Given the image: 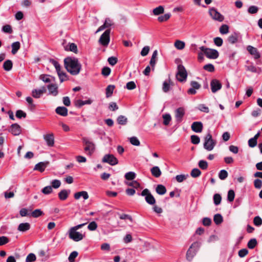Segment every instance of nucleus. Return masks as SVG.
I'll return each mask as SVG.
<instances>
[{
	"label": "nucleus",
	"instance_id": "obj_22",
	"mask_svg": "<svg viewBox=\"0 0 262 262\" xmlns=\"http://www.w3.org/2000/svg\"><path fill=\"white\" fill-rule=\"evenodd\" d=\"M30 229V224L29 223H20L17 228V230L20 232H26Z\"/></svg>",
	"mask_w": 262,
	"mask_h": 262
},
{
	"label": "nucleus",
	"instance_id": "obj_32",
	"mask_svg": "<svg viewBox=\"0 0 262 262\" xmlns=\"http://www.w3.org/2000/svg\"><path fill=\"white\" fill-rule=\"evenodd\" d=\"M156 192L160 195H163L165 194L166 192V188L164 186L162 185H157L156 189Z\"/></svg>",
	"mask_w": 262,
	"mask_h": 262
},
{
	"label": "nucleus",
	"instance_id": "obj_30",
	"mask_svg": "<svg viewBox=\"0 0 262 262\" xmlns=\"http://www.w3.org/2000/svg\"><path fill=\"white\" fill-rule=\"evenodd\" d=\"M64 49L67 51L69 50L75 53L77 52V47L74 43H70L68 46L65 47Z\"/></svg>",
	"mask_w": 262,
	"mask_h": 262
},
{
	"label": "nucleus",
	"instance_id": "obj_51",
	"mask_svg": "<svg viewBox=\"0 0 262 262\" xmlns=\"http://www.w3.org/2000/svg\"><path fill=\"white\" fill-rule=\"evenodd\" d=\"M36 256L33 253H30L26 258V262H33L36 260Z\"/></svg>",
	"mask_w": 262,
	"mask_h": 262
},
{
	"label": "nucleus",
	"instance_id": "obj_57",
	"mask_svg": "<svg viewBox=\"0 0 262 262\" xmlns=\"http://www.w3.org/2000/svg\"><path fill=\"white\" fill-rule=\"evenodd\" d=\"M126 88L129 90H132L136 88V85L134 81H129L126 83Z\"/></svg>",
	"mask_w": 262,
	"mask_h": 262
},
{
	"label": "nucleus",
	"instance_id": "obj_62",
	"mask_svg": "<svg viewBox=\"0 0 262 262\" xmlns=\"http://www.w3.org/2000/svg\"><path fill=\"white\" fill-rule=\"evenodd\" d=\"M2 30L5 33H11L12 32V28L9 25H6L3 26Z\"/></svg>",
	"mask_w": 262,
	"mask_h": 262
},
{
	"label": "nucleus",
	"instance_id": "obj_53",
	"mask_svg": "<svg viewBox=\"0 0 262 262\" xmlns=\"http://www.w3.org/2000/svg\"><path fill=\"white\" fill-rule=\"evenodd\" d=\"M219 177L221 180H225L228 177V172L225 170L220 171Z\"/></svg>",
	"mask_w": 262,
	"mask_h": 262
},
{
	"label": "nucleus",
	"instance_id": "obj_61",
	"mask_svg": "<svg viewBox=\"0 0 262 262\" xmlns=\"http://www.w3.org/2000/svg\"><path fill=\"white\" fill-rule=\"evenodd\" d=\"M191 141L194 144H198L200 142V138L196 135H192L191 136Z\"/></svg>",
	"mask_w": 262,
	"mask_h": 262
},
{
	"label": "nucleus",
	"instance_id": "obj_26",
	"mask_svg": "<svg viewBox=\"0 0 262 262\" xmlns=\"http://www.w3.org/2000/svg\"><path fill=\"white\" fill-rule=\"evenodd\" d=\"M82 197L84 200H86L89 198V194L85 191H82L76 192L74 194V198L75 199L78 200L80 197Z\"/></svg>",
	"mask_w": 262,
	"mask_h": 262
},
{
	"label": "nucleus",
	"instance_id": "obj_8",
	"mask_svg": "<svg viewBox=\"0 0 262 262\" xmlns=\"http://www.w3.org/2000/svg\"><path fill=\"white\" fill-rule=\"evenodd\" d=\"M209 13L212 18L215 20L219 22H222L224 19V17L217 10L214 8H211L209 9Z\"/></svg>",
	"mask_w": 262,
	"mask_h": 262
},
{
	"label": "nucleus",
	"instance_id": "obj_41",
	"mask_svg": "<svg viewBox=\"0 0 262 262\" xmlns=\"http://www.w3.org/2000/svg\"><path fill=\"white\" fill-rule=\"evenodd\" d=\"M220 32L222 34H226L229 32V27L227 25H223L220 28Z\"/></svg>",
	"mask_w": 262,
	"mask_h": 262
},
{
	"label": "nucleus",
	"instance_id": "obj_7",
	"mask_svg": "<svg viewBox=\"0 0 262 262\" xmlns=\"http://www.w3.org/2000/svg\"><path fill=\"white\" fill-rule=\"evenodd\" d=\"M178 71L176 75L177 79L181 82L185 81L186 79L187 74L184 67L180 64L178 67Z\"/></svg>",
	"mask_w": 262,
	"mask_h": 262
},
{
	"label": "nucleus",
	"instance_id": "obj_12",
	"mask_svg": "<svg viewBox=\"0 0 262 262\" xmlns=\"http://www.w3.org/2000/svg\"><path fill=\"white\" fill-rule=\"evenodd\" d=\"M185 114V110L184 107H180L175 111V118L178 123H180L183 120V118Z\"/></svg>",
	"mask_w": 262,
	"mask_h": 262
},
{
	"label": "nucleus",
	"instance_id": "obj_44",
	"mask_svg": "<svg viewBox=\"0 0 262 262\" xmlns=\"http://www.w3.org/2000/svg\"><path fill=\"white\" fill-rule=\"evenodd\" d=\"M53 189L51 186H48L45 187L43 188L42 189L41 192L44 194H49L52 192Z\"/></svg>",
	"mask_w": 262,
	"mask_h": 262
},
{
	"label": "nucleus",
	"instance_id": "obj_6",
	"mask_svg": "<svg viewBox=\"0 0 262 262\" xmlns=\"http://www.w3.org/2000/svg\"><path fill=\"white\" fill-rule=\"evenodd\" d=\"M83 142L85 144V147L84 150L85 152H87V154L89 156H91L95 150V145L94 143L89 141L86 138L82 139Z\"/></svg>",
	"mask_w": 262,
	"mask_h": 262
},
{
	"label": "nucleus",
	"instance_id": "obj_18",
	"mask_svg": "<svg viewBox=\"0 0 262 262\" xmlns=\"http://www.w3.org/2000/svg\"><path fill=\"white\" fill-rule=\"evenodd\" d=\"M191 129L195 133H201L203 130V124L201 122H194L191 126Z\"/></svg>",
	"mask_w": 262,
	"mask_h": 262
},
{
	"label": "nucleus",
	"instance_id": "obj_42",
	"mask_svg": "<svg viewBox=\"0 0 262 262\" xmlns=\"http://www.w3.org/2000/svg\"><path fill=\"white\" fill-rule=\"evenodd\" d=\"M125 178L127 180H133L136 178V173L132 171L127 172L125 174Z\"/></svg>",
	"mask_w": 262,
	"mask_h": 262
},
{
	"label": "nucleus",
	"instance_id": "obj_14",
	"mask_svg": "<svg viewBox=\"0 0 262 262\" xmlns=\"http://www.w3.org/2000/svg\"><path fill=\"white\" fill-rule=\"evenodd\" d=\"M190 85L191 86V88L187 91V93L190 95L195 94L196 93V90H199L201 88V85L198 82L195 81H191Z\"/></svg>",
	"mask_w": 262,
	"mask_h": 262
},
{
	"label": "nucleus",
	"instance_id": "obj_58",
	"mask_svg": "<svg viewBox=\"0 0 262 262\" xmlns=\"http://www.w3.org/2000/svg\"><path fill=\"white\" fill-rule=\"evenodd\" d=\"M126 184L129 186H132L134 188H138L140 187V184L137 181H133L130 182H127Z\"/></svg>",
	"mask_w": 262,
	"mask_h": 262
},
{
	"label": "nucleus",
	"instance_id": "obj_36",
	"mask_svg": "<svg viewBox=\"0 0 262 262\" xmlns=\"http://www.w3.org/2000/svg\"><path fill=\"white\" fill-rule=\"evenodd\" d=\"M117 121L120 125H125L127 122V118L124 116L120 115L117 118Z\"/></svg>",
	"mask_w": 262,
	"mask_h": 262
},
{
	"label": "nucleus",
	"instance_id": "obj_48",
	"mask_svg": "<svg viewBox=\"0 0 262 262\" xmlns=\"http://www.w3.org/2000/svg\"><path fill=\"white\" fill-rule=\"evenodd\" d=\"M222 197L219 194H215L213 196L214 203L216 205H218L221 203Z\"/></svg>",
	"mask_w": 262,
	"mask_h": 262
},
{
	"label": "nucleus",
	"instance_id": "obj_63",
	"mask_svg": "<svg viewBox=\"0 0 262 262\" xmlns=\"http://www.w3.org/2000/svg\"><path fill=\"white\" fill-rule=\"evenodd\" d=\"M203 69L210 72H212L214 71V67L212 64H207L205 65Z\"/></svg>",
	"mask_w": 262,
	"mask_h": 262
},
{
	"label": "nucleus",
	"instance_id": "obj_1",
	"mask_svg": "<svg viewBox=\"0 0 262 262\" xmlns=\"http://www.w3.org/2000/svg\"><path fill=\"white\" fill-rule=\"evenodd\" d=\"M64 63L67 71L71 74L77 75L80 73L81 65L77 58L68 57L64 59Z\"/></svg>",
	"mask_w": 262,
	"mask_h": 262
},
{
	"label": "nucleus",
	"instance_id": "obj_24",
	"mask_svg": "<svg viewBox=\"0 0 262 262\" xmlns=\"http://www.w3.org/2000/svg\"><path fill=\"white\" fill-rule=\"evenodd\" d=\"M68 109L63 106H58L56 108V113L62 116H67L68 115Z\"/></svg>",
	"mask_w": 262,
	"mask_h": 262
},
{
	"label": "nucleus",
	"instance_id": "obj_4",
	"mask_svg": "<svg viewBox=\"0 0 262 262\" xmlns=\"http://www.w3.org/2000/svg\"><path fill=\"white\" fill-rule=\"evenodd\" d=\"M69 237L70 239L75 242H79L82 240L84 235L74 229V228H71L68 232Z\"/></svg>",
	"mask_w": 262,
	"mask_h": 262
},
{
	"label": "nucleus",
	"instance_id": "obj_38",
	"mask_svg": "<svg viewBox=\"0 0 262 262\" xmlns=\"http://www.w3.org/2000/svg\"><path fill=\"white\" fill-rule=\"evenodd\" d=\"M213 221L216 225H219L223 222V217L220 214H216L214 216Z\"/></svg>",
	"mask_w": 262,
	"mask_h": 262
},
{
	"label": "nucleus",
	"instance_id": "obj_11",
	"mask_svg": "<svg viewBox=\"0 0 262 262\" xmlns=\"http://www.w3.org/2000/svg\"><path fill=\"white\" fill-rule=\"evenodd\" d=\"M102 161L104 163H107L111 165H115L118 163L117 159L113 155L111 154L105 155Z\"/></svg>",
	"mask_w": 262,
	"mask_h": 262
},
{
	"label": "nucleus",
	"instance_id": "obj_54",
	"mask_svg": "<svg viewBox=\"0 0 262 262\" xmlns=\"http://www.w3.org/2000/svg\"><path fill=\"white\" fill-rule=\"evenodd\" d=\"M78 256V252L76 251L72 252L69 255L68 259L70 262H74L75 258Z\"/></svg>",
	"mask_w": 262,
	"mask_h": 262
},
{
	"label": "nucleus",
	"instance_id": "obj_23",
	"mask_svg": "<svg viewBox=\"0 0 262 262\" xmlns=\"http://www.w3.org/2000/svg\"><path fill=\"white\" fill-rule=\"evenodd\" d=\"M112 25V20L109 18H106L105 19L104 24L103 25L101 26L98 29V30L96 32V33L103 30L104 29H105L106 28H108V27L111 26Z\"/></svg>",
	"mask_w": 262,
	"mask_h": 262
},
{
	"label": "nucleus",
	"instance_id": "obj_35",
	"mask_svg": "<svg viewBox=\"0 0 262 262\" xmlns=\"http://www.w3.org/2000/svg\"><path fill=\"white\" fill-rule=\"evenodd\" d=\"M115 88V86L114 85H109L107 86L106 89V97L107 98H108L112 96Z\"/></svg>",
	"mask_w": 262,
	"mask_h": 262
},
{
	"label": "nucleus",
	"instance_id": "obj_27",
	"mask_svg": "<svg viewBox=\"0 0 262 262\" xmlns=\"http://www.w3.org/2000/svg\"><path fill=\"white\" fill-rule=\"evenodd\" d=\"M70 193V190H66V189L62 190L58 193L59 198L61 200H65L68 197Z\"/></svg>",
	"mask_w": 262,
	"mask_h": 262
},
{
	"label": "nucleus",
	"instance_id": "obj_34",
	"mask_svg": "<svg viewBox=\"0 0 262 262\" xmlns=\"http://www.w3.org/2000/svg\"><path fill=\"white\" fill-rule=\"evenodd\" d=\"M92 102V101L91 99H88L85 101H82L81 100H77L76 101L75 105L78 107H81L85 104H90Z\"/></svg>",
	"mask_w": 262,
	"mask_h": 262
},
{
	"label": "nucleus",
	"instance_id": "obj_2",
	"mask_svg": "<svg viewBox=\"0 0 262 262\" xmlns=\"http://www.w3.org/2000/svg\"><path fill=\"white\" fill-rule=\"evenodd\" d=\"M200 49L205 54L206 57L210 59H216L219 55V52L215 49L207 48L202 46Z\"/></svg>",
	"mask_w": 262,
	"mask_h": 262
},
{
	"label": "nucleus",
	"instance_id": "obj_47",
	"mask_svg": "<svg viewBox=\"0 0 262 262\" xmlns=\"http://www.w3.org/2000/svg\"><path fill=\"white\" fill-rule=\"evenodd\" d=\"M43 214L42 211L40 209H35L31 213V215L33 217H38Z\"/></svg>",
	"mask_w": 262,
	"mask_h": 262
},
{
	"label": "nucleus",
	"instance_id": "obj_9",
	"mask_svg": "<svg viewBox=\"0 0 262 262\" xmlns=\"http://www.w3.org/2000/svg\"><path fill=\"white\" fill-rule=\"evenodd\" d=\"M110 29L106 30L100 36L99 42L103 46H107L110 42Z\"/></svg>",
	"mask_w": 262,
	"mask_h": 262
},
{
	"label": "nucleus",
	"instance_id": "obj_56",
	"mask_svg": "<svg viewBox=\"0 0 262 262\" xmlns=\"http://www.w3.org/2000/svg\"><path fill=\"white\" fill-rule=\"evenodd\" d=\"M97 226H97V223L93 221V222H91L89 224V225L88 226V228L90 231H94L97 229Z\"/></svg>",
	"mask_w": 262,
	"mask_h": 262
},
{
	"label": "nucleus",
	"instance_id": "obj_45",
	"mask_svg": "<svg viewBox=\"0 0 262 262\" xmlns=\"http://www.w3.org/2000/svg\"><path fill=\"white\" fill-rule=\"evenodd\" d=\"M57 74L61 82L66 81L68 79L66 73L60 71L59 72L57 73Z\"/></svg>",
	"mask_w": 262,
	"mask_h": 262
},
{
	"label": "nucleus",
	"instance_id": "obj_25",
	"mask_svg": "<svg viewBox=\"0 0 262 262\" xmlns=\"http://www.w3.org/2000/svg\"><path fill=\"white\" fill-rule=\"evenodd\" d=\"M150 171L152 175L156 178L160 177L162 174V172L158 166H154L151 168Z\"/></svg>",
	"mask_w": 262,
	"mask_h": 262
},
{
	"label": "nucleus",
	"instance_id": "obj_46",
	"mask_svg": "<svg viewBox=\"0 0 262 262\" xmlns=\"http://www.w3.org/2000/svg\"><path fill=\"white\" fill-rule=\"evenodd\" d=\"M171 15L169 13L165 14L163 15L158 17V20L160 22H163L167 20L170 17Z\"/></svg>",
	"mask_w": 262,
	"mask_h": 262
},
{
	"label": "nucleus",
	"instance_id": "obj_19",
	"mask_svg": "<svg viewBox=\"0 0 262 262\" xmlns=\"http://www.w3.org/2000/svg\"><path fill=\"white\" fill-rule=\"evenodd\" d=\"M49 164L48 162H39L35 165L34 170L43 172Z\"/></svg>",
	"mask_w": 262,
	"mask_h": 262
},
{
	"label": "nucleus",
	"instance_id": "obj_64",
	"mask_svg": "<svg viewBox=\"0 0 262 262\" xmlns=\"http://www.w3.org/2000/svg\"><path fill=\"white\" fill-rule=\"evenodd\" d=\"M258 8L257 7L255 6H250L248 10V12L250 14H255L257 12Z\"/></svg>",
	"mask_w": 262,
	"mask_h": 262
},
{
	"label": "nucleus",
	"instance_id": "obj_40",
	"mask_svg": "<svg viewBox=\"0 0 262 262\" xmlns=\"http://www.w3.org/2000/svg\"><path fill=\"white\" fill-rule=\"evenodd\" d=\"M257 244V241L255 238L251 239L247 244V246L249 249H252Z\"/></svg>",
	"mask_w": 262,
	"mask_h": 262
},
{
	"label": "nucleus",
	"instance_id": "obj_55",
	"mask_svg": "<svg viewBox=\"0 0 262 262\" xmlns=\"http://www.w3.org/2000/svg\"><path fill=\"white\" fill-rule=\"evenodd\" d=\"M228 40L229 42L231 43H234L237 41V36L236 34H232L229 36L228 38Z\"/></svg>",
	"mask_w": 262,
	"mask_h": 262
},
{
	"label": "nucleus",
	"instance_id": "obj_5",
	"mask_svg": "<svg viewBox=\"0 0 262 262\" xmlns=\"http://www.w3.org/2000/svg\"><path fill=\"white\" fill-rule=\"evenodd\" d=\"M199 247V243L194 242L192 244L186 253V259L190 261L196 254V250Z\"/></svg>",
	"mask_w": 262,
	"mask_h": 262
},
{
	"label": "nucleus",
	"instance_id": "obj_16",
	"mask_svg": "<svg viewBox=\"0 0 262 262\" xmlns=\"http://www.w3.org/2000/svg\"><path fill=\"white\" fill-rule=\"evenodd\" d=\"M46 92L45 87H42L40 89H34L32 92V95L35 98H39Z\"/></svg>",
	"mask_w": 262,
	"mask_h": 262
},
{
	"label": "nucleus",
	"instance_id": "obj_29",
	"mask_svg": "<svg viewBox=\"0 0 262 262\" xmlns=\"http://www.w3.org/2000/svg\"><path fill=\"white\" fill-rule=\"evenodd\" d=\"M174 47L178 50H183L185 46V43L181 40H177L174 43Z\"/></svg>",
	"mask_w": 262,
	"mask_h": 262
},
{
	"label": "nucleus",
	"instance_id": "obj_59",
	"mask_svg": "<svg viewBox=\"0 0 262 262\" xmlns=\"http://www.w3.org/2000/svg\"><path fill=\"white\" fill-rule=\"evenodd\" d=\"M199 166L202 169H206L208 167V163L206 161L201 160L199 162Z\"/></svg>",
	"mask_w": 262,
	"mask_h": 262
},
{
	"label": "nucleus",
	"instance_id": "obj_33",
	"mask_svg": "<svg viewBox=\"0 0 262 262\" xmlns=\"http://www.w3.org/2000/svg\"><path fill=\"white\" fill-rule=\"evenodd\" d=\"M13 63L11 60H7L3 64V68L5 71H9L11 70Z\"/></svg>",
	"mask_w": 262,
	"mask_h": 262
},
{
	"label": "nucleus",
	"instance_id": "obj_17",
	"mask_svg": "<svg viewBox=\"0 0 262 262\" xmlns=\"http://www.w3.org/2000/svg\"><path fill=\"white\" fill-rule=\"evenodd\" d=\"M43 139L46 141L48 146L52 147L54 144V135L53 134L43 135Z\"/></svg>",
	"mask_w": 262,
	"mask_h": 262
},
{
	"label": "nucleus",
	"instance_id": "obj_52",
	"mask_svg": "<svg viewBox=\"0 0 262 262\" xmlns=\"http://www.w3.org/2000/svg\"><path fill=\"white\" fill-rule=\"evenodd\" d=\"M253 223L256 226H260L262 224V219L259 216H255L253 219Z\"/></svg>",
	"mask_w": 262,
	"mask_h": 262
},
{
	"label": "nucleus",
	"instance_id": "obj_39",
	"mask_svg": "<svg viewBox=\"0 0 262 262\" xmlns=\"http://www.w3.org/2000/svg\"><path fill=\"white\" fill-rule=\"evenodd\" d=\"M162 117L163 119V124L165 125H168L171 120V116L168 114H166L163 115Z\"/></svg>",
	"mask_w": 262,
	"mask_h": 262
},
{
	"label": "nucleus",
	"instance_id": "obj_20",
	"mask_svg": "<svg viewBox=\"0 0 262 262\" xmlns=\"http://www.w3.org/2000/svg\"><path fill=\"white\" fill-rule=\"evenodd\" d=\"M10 132L14 136L19 135L20 133V127L17 124H13L11 126Z\"/></svg>",
	"mask_w": 262,
	"mask_h": 262
},
{
	"label": "nucleus",
	"instance_id": "obj_28",
	"mask_svg": "<svg viewBox=\"0 0 262 262\" xmlns=\"http://www.w3.org/2000/svg\"><path fill=\"white\" fill-rule=\"evenodd\" d=\"M12 51L11 53L12 54H15L18 50L20 49V44L19 41H16L12 43L11 45Z\"/></svg>",
	"mask_w": 262,
	"mask_h": 262
},
{
	"label": "nucleus",
	"instance_id": "obj_60",
	"mask_svg": "<svg viewBox=\"0 0 262 262\" xmlns=\"http://www.w3.org/2000/svg\"><path fill=\"white\" fill-rule=\"evenodd\" d=\"M235 193L233 190H230L228 192V200L232 202L234 200Z\"/></svg>",
	"mask_w": 262,
	"mask_h": 262
},
{
	"label": "nucleus",
	"instance_id": "obj_21",
	"mask_svg": "<svg viewBox=\"0 0 262 262\" xmlns=\"http://www.w3.org/2000/svg\"><path fill=\"white\" fill-rule=\"evenodd\" d=\"M49 94L54 96L58 94V86L55 84H51L48 85Z\"/></svg>",
	"mask_w": 262,
	"mask_h": 262
},
{
	"label": "nucleus",
	"instance_id": "obj_31",
	"mask_svg": "<svg viewBox=\"0 0 262 262\" xmlns=\"http://www.w3.org/2000/svg\"><path fill=\"white\" fill-rule=\"evenodd\" d=\"M158 56V52L157 50L154 51L151 58L150 60V64L152 67V69H154L156 63V59Z\"/></svg>",
	"mask_w": 262,
	"mask_h": 262
},
{
	"label": "nucleus",
	"instance_id": "obj_37",
	"mask_svg": "<svg viewBox=\"0 0 262 262\" xmlns=\"http://www.w3.org/2000/svg\"><path fill=\"white\" fill-rule=\"evenodd\" d=\"M164 11V7L162 6H159V7L155 8L153 10V13L155 15H158L163 13Z\"/></svg>",
	"mask_w": 262,
	"mask_h": 262
},
{
	"label": "nucleus",
	"instance_id": "obj_3",
	"mask_svg": "<svg viewBox=\"0 0 262 262\" xmlns=\"http://www.w3.org/2000/svg\"><path fill=\"white\" fill-rule=\"evenodd\" d=\"M205 142L204 143V147L208 151H211L215 145L216 142L214 141L210 134H208L205 137Z\"/></svg>",
	"mask_w": 262,
	"mask_h": 262
},
{
	"label": "nucleus",
	"instance_id": "obj_50",
	"mask_svg": "<svg viewBox=\"0 0 262 262\" xmlns=\"http://www.w3.org/2000/svg\"><path fill=\"white\" fill-rule=\"evenodd\" d=\"M201 173V171L198 168H194L191 172V176L193 178H196L200 176Z\"/></svg>",
	"mask_w": 262,
	"mask_h": 262
},
{
	"label": "nucleus",
	"instance_id": "obj_15",
	"mask_svg": "<svg viewBox=\"0 0 262 262\" xmlns=\"http://www.w3.org/2000/svg\"><path fill=\"white\" fill-rule=\"evenodd\" d=\"M247 49L249 53L252 55L255 59H257L260 58V55L256 48L251 46H248L247 47Z\"/></svg>",
	"mask_w": 262,
	"mask_h": 262
},
{
	"label": "nucleus",
	"instance_id": "obj_43",
	"mask_svg": "<svg viewBox=\"0 0 262 262\" xmlns=\"http://www.w3.org/2000/svg\"><path fill=\"white\" fill-rule=\"evenodd\" d=\"M130 143L135 146H139L140 142L138 139L136 137H132L129 139Z\"/></svg>",
	"mask_w": 262,
	"mask_h": 262
},
{
	"label": "nucleus",
	"instance_id": "obj_49",
	"mask_svg": "<svg viewBox=\"0 0 262 262\" xmlns=\"http://www.w3.org/2000/svg\"><path fill=\"white\" fill-rule=\"evenodd\" d=\"M52 188L57 189L59 188L61 185V182L58 180H54L51 183Z\"/></svg>",
	"mask_w": 262,
	"mask_h": 262
},
{
	"label": "nucleus",
	"instance_id": "obj_13",
	"mask_svg": "<svg viewBox=\"0 0 262 262\" xmlns=\"http://www.w3.org/2000/svg\"><path fill=\"white\" fill-rule=\"evenodd\" d=\"M210 86L212 92L215 93L222 88V85L219 80L215 79L211 80Z\"/></svg>",
	"mask_w": 262,
	"mask_h": 262
},
{
	"label": "nucleus",
	"instance_id": "obj_10",
	"mask_svg": "<svg viewBox=\"0 0 262 262\" xmlns=\"http://www.w3.org/2000/svg\"><path fill=\"white\" fill-rule=\"evenodd\" d=\"M141 195L145 196V201L148 204L150 205H154L155 204L156 200L153 195L150 193L148 189H144L141 192Z\"/></svg>",
	"mask_w": 262,
	"mask_h": 262
}]
</instances>
